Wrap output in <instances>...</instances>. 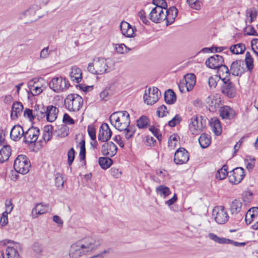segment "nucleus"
<instances>
[{"label": "nucleus", "instance_id": "14", "mask_svg": "<svg viewBox=\"0 0 258 258\" xmlns=\"http://www.w3.org/2000/svg\"><path fill=\"white\" fill-rule=\"evenodd\" d=\"M244 61L243 60H236L233 61L230 66V73L235 76H241L245 72Z\"/></svg>", "mask_w": 258, "mask_h": 258}, {"label": "nucleus", "instance_id": "19", "mask_svg": "<svg viewBox=\"0 0 258 258\" xmlns=\"http://www.w3.org/2000/svg\"><path fill=\"white\" fill-rule=\"evenodd\" d=\"M111 135L112 132L108 125L106 123H102L99 128L98 140L102 142H107L110 139Z\"/></svg>", "mask_w": 258, "mask_h": 258}, {"label": "nucleus", "instance_id": "48", "mask_svg": "<svg viewBox=\"0 0 258 258\" xmlns=\"http://www.w3.org/2000/svg\"><path fill=\"white\" fill-rule=\"evenodd\" d=\"M186 2L190 8L196 10L201 9L202 4L200 0H186Z\"/></svg>", "mask_w": 258, "mask_h": 258}, {"label": "nucleus", "instance_id": "39", "mask_svg": "<svg viewBox=\"0 0 258 258\" xmlns=\"http://www.w3.org/2000/svg\"><path fill=\"white\" fill-rule=\"evenodd\" d=\"M99 164L103 169H107L112 164V160L110 157H100L98 160Z\"/></svg>", "mask_w": 258, "mask_h": 258}, {"label": "nucleus", "instance_id": "33", "mask_svg": "<svg viewBox=\"0 0 258 258\" xmlns=\"http://www.w3.org/2000/svg\"><path fill=\"white\" fill-rule=\"evenodd\" d=\"M220 114L222 118L229 119L234 115V111L228 106H224L220 109Z\"/></svg>", "mask_w": 258, "mask_h": 258}, {"label": "nucleus", "instance_id": "45", "mask_svg": "<svg viewBox=\"0 0 258 258\" xmlns=\"http://www.w3.org/2000/svg\"><path fill=\"white\" fill-rule=\"evenodd\" d=\"M228 174L227 166L224 165L219 170H218L216 174V177L219 180H222L225 178Z\"/></svg>", "mask_w": 258, "mask_h": 258}, {"label": "nucleus", "instance_id": "18", "mask_svg": "<svg viewBox=\"0 0 258 258\" xmlns=\"http://www.w3.org/2000/svg\"><path fill=\"white\" fill-rule=\"evenodd\" d=\"M224 63L223 57L218 54H215L210 57L206 61L207 66L212 69H217L218 67L222 66Z\"/></svg>", "mask_w": 258, "mask_h": 258}, {"label": "nucleus", "instance_id": "40", "mask_svg": "<svg viewBox=\"0 0 258 258\" xmlns=\"http://www.w3.org/2000/svg\"><path fill=\"white\" fill-rule=\"evenodd\" d=\"M245 64L247 70L251 72L253 68V59L249 52H247L245 54Z\"/></svg>", "mask_w": 258, "mask_h": 258}, {"label": "nucleus", "instance_id": "57", "mask_svg": "<svg viewBox=\"0 0 258 258\" xmlns=\"http://www.w3.org/2000/svg\"><path fill=\"white\" fill-rule=\"evenodd\" d=\"M50 53V51L49 50V47H44L40 52V59H44L48 57Z\"/></svg>", "mask_w": 258, "mask_h": 258}, {"label": "nucleus", "instance_id": "16", "mask_svg": "<svg viewBox=\"0 0 258 258\" xmlns=\"http://www.w3.org/2000/svg\"><path fill=\"white\" fill-rule=\"evenodd\" d=\"M117 147L112 142L104 143L101 147V153L104 156L113 157L117 153Z\"/></svg>", "mask_w": 258, "mask_h": 258}, {"label": "nucleus", "instance_id": "46", "mask_svg": "<svg viewBox=\"0 0 258 258\" xmlns=\"http://www.w3.org/2000/svg\"><path fill=\"white\" fill-rule=\"evenodd\" d=\"M149 123V119L145 116H141L137 121V125L139 128L147 127Z\"/></svg>", "mask_w": 258, "mask_h": 258}, {"label": "nucleus", "instance_id": "10", "mask_svg": "<svg viewBox=\"0 0 258 258\" xmlns=\"http://www.w3.org/2000/svg\"><path fill=\"white\" fill-rule=\"evenodd\" d=\"M40 131L36 127H31L24 132V141L27 144L34 143L37 140Z\"/></svg>", "mask_w": 258, "mask_h": 258}, {"label": "nucleus", "instance_id": "34", "mask_svg": "<svg viewBox=\"0 0 258 258\" xmlns=\"http://www.w3.org/2000/svg\"><path fill=\"white\" fill-rule=\"evenodd\" d=\"M211 137L208 134H203L199 139V142L202 148H207L211 144Z\"/></svg>", "mask_w": 258, "mask_h": 258}, {"label": "nucleus", "instance_id": "9", "mask_svg": "<svg viewBox=\"0 0 258 258\" xmlns=\"http://www.w3.org/2000/svg\"><path fill=\"white\" fill-rule=\"evenodd\" d=\"M223 84L221 86V92L228 98H231L236 96V89L235 85L230 81L229 79L223 77L222 79Z\"/></svg>", "mask_w": 258, "mask_h": 258}, {"label": "nucleus", "instance_id": "22", "mask_svg": "<svg viewBox=\"0 0 258 258\" xmlns=\"http://www.w3.org/2000/svg\"><path fill=\"white\" fill-rule=\"evenodd\" d=\"M0 258H19V254L16 248L8 246L5 251L0 250Z\"/></svg>", "mask_w": 258, "mask_h": 258}, {"label": "nucleus", "instance_id": "27", "mask_svg": "<svg viewBox=\"0 0 258 258\" xmlns=\"http://www.w3.org/2000/svg\"><path fill=\"white\" fill-rule=\"evenodd\" d=\"M184 81L186 85V91H191L196 83V77L194 74H188L184 76Z\"/></svg>", "mask_w": 258, "mask_h": 258}, {"label": "nucleus", "instance_id": "50", "mask_svg": "<svg viewBox=\"0 0 258 258\" xmlns=\"http://www.w3.org/2000/svg\"><path fill=\"white\" fill-rule=\"evenodd\" d=\"M115 49L116 51L118 53L120 54L127 53L130 50V49H129L127 46H126L124 44H116Z\"/></svg>", "mask_w": 258, "mask_h": 258}, {"label": "nucleus", "instance_id": "25", "mask_svg": "<svg viewBox=\"0 0 258 258\" xmlns=\"http://www.w3.org/2000/svg\"><path fill=\"white\" fill-rule=\"evenodd\" d=\"M258 217V207L249 209L245 215V220L247 224H250Z\"/></svg>", "mask_w": 258, "mask_h": 258}, {"label": "nucleus", "instance_id": "30", "mask_svg": "<svg viewBox=\"0 0 258 258\" xmlns=\"http://www.w3.org/2000/svg\"><path fill=\"white\" fill-rule=\"evenodd\" d=\"M164 100L167 104H172L176 100L175 93L172 89H168L164 93Z\"/></svg>", "mask_w": 258, "mask_h": 258}, {"label": "nucleus", "instance_id": "37", "mask_svg": "<svg viewBox=\"0 0 258 258\" xmlns=\"http://www.w3.org/2000/svg\"><path fill=\"white\" fill-rule=\"evenodd\" d=\"M45 108L43 105H35L33 109L34 114L38 119L45 117Z\"/></svg>", "mask_w": 258, "mask_h": 258}, {"label": "nucleus", "instance_id": "49", "mask_svg": "<svg viewBox=\"0 0 258 258\" xmlns=\"http://www.w3.org/2000/svg\"><path fill=\"white\" fill-rule=\"evenodd\" d=\"M244 32L247 35L257 36V34L254 28L250 24H247L244 29Z\"/></svg>", "mask_w": 258, "mask_h": 258}, {"label": "nucleus", "instance_id": "31", "mask_svg": "<svg viewBox=\"0 0 258 258\" xmlns=\"http://www.w3.org/2000/svg\"><path fill=\"white\" fill-rule=\"evenodd\" d=\"M245 49V44L242 43L232 45L229 48L230 51L234 54H243Z\"/></svg>", "mask_w": 258, "mask_h": 258}, {"label": "nucleus", "instance_id": "4", "mask_svg": "<svg viewBox=\"0 0 258 258\" xmlns=\"http://www.w3.org/2000/svg\"><path fill=\"white\" fill-rule=\"evenodd\" d=\"M83 103L81 96L77 94H69L64 100L66 107L70 111H77L80 110Z\"/></svg>", "mask_w": 258, "mask_h": 258}, {"label": "nucleus", "instance_id": "44", "mask_svg": "<svg viewBox=\"0 0 258 258\" xmlns=\"http://www.w3.org/2000/svg\"><path fill=\"white\" fill-rule=\"evenodd\" d=\"M217 69L218 70V73L219 74V79L221 80L223 78L222 76L225 74V76L224 77L227 78V76L231 74L230 72V69L229 70L228 67L223 64V63H222V66H220V67H218Z\"/></svg>", "mask_w": 258, "mask_h": 258}, {"label": "nucleus", "instance_id": "21", "mask_svg": "<svg viewBox=\"0 0 258 258\" xmlns=\"http://www.w3.org/2000/svg\"><path fill=\"white\" fill-rule=\"evenodd\" d=\"M166 11L165 20L167 25L172 24L174 21L178 14V10L175 7H171L169 9L165 10Z\"/></svg>", "mask_w": 258, "mask_h": 258}, {"label": "nucleus", "instance_id": "28", "mask_svg": "<svg viewBox=\"0 0 258 258\" xmlns=\"http://www.w3.org/2000/svg\"><path fill=\"white\" fill-rule=\"evenodd\" d=\"M70 76L72 81L78 83L82 80V71L77 66H73L70 73Z\"/></svg>", "mask_w": 258, "mask_h": 258}, {"label": "nucleus", "instance_id": "38", "mask_svg": "<svg viewBox=\"0 0 258 258\" xmlns=\"http://www.w3.org/2000/svg\"><path fill=\"white\" fill-rule=\"evenodd\" d=\"M257 13L254 10L249 9L246 11L245 25L251 24L256 18Z\"/></svg>", "mask_w": 258, "mask_h": 258}, {"label": "nucleus", "instance_id": "51", "mask_svg": "<svg viewBox=\"0 0 258 258\" xmlns=\"http://www.w3.org/2000/svg\"><path fill=\"white\" fill-rule=\"evenodd\" d=\"M29 90L33 96H36L40 94L43 91L41 87L35 86V85L29 86Z\"/></svg>", "mask_w": 258, "mask_h": 258}, {"label": "nucleus", "instance_id": "8", "mask_svg": "<svg viewBox=\"0 0 258 258\" xmlns=\"http://www.w3.org/2000/svg\"><path fill=\"white\" fill-rule=\"evenodd\" d=\"M215 221L219 224L226 223L229 219V215L226 209L222 206L215 207L212 212Z\"/></svg>", "mask_w": 258, "mask_h": 258}, {"label": "nucleus", "instance_id": "56", "mask_svg": "<svg viewBox=\"0 0 258 258\" xmlns=\"http://www.w3.org/2000/svg\"><path fill=\"white\" fill-rule=\"evenodd\" d=\"M157 112L158 115L161 117L166 116L168 113L167 107L164 105H162L159 107Z\"/></svg>", "mask_w": 258, "mask_h": 258}, {"label": "nucleus", "instance_id": "29", "mask_svg": "<svg viewBox=\"0 0 258 258\" xmlns=\"http://www.w3.org/2000/svg\"><path fill=\"white\" fill-rule=\"evenodd\" d=\"M11 154V147L9 145H3L0 150V163H3L8 160Z\"/></svg>", "mask_w": 258, "mask_h": 258}, {"label": "nucleus", "instance_id": "7", "mask_svg": "<svg viewBox=\"0 0 258 258\" xmlns=\"http://www.w3.org/2000/svg\"><path fill=\"white\" fill-rule=\"evenodd\" d=\"M161 92L156 87H150L146 89L143 96L144 101L147 105H152L159 99Z\"/></svg>", "mask_w": 258, "mask_h": 258}, {"label": "nucleus", "instance_id": "6", "mask_svg": "<svg viewBox=\"0 0 258 258\" xmlns=\"http://www.w3.org/2000/svg\"><path fill=\"white\" fill-rule=\"evenodd\" d=\"M14 167L17 172L25 174L30 170V161L26 155H19L15 160Z\"/></svg>", "mask_w": 258, "mask_h": 258}, {"label": "nucleus", "instance_id": "35", "mask_svg": "<svg viewBox=\"0 0 258 258\" xmlns=\"http://www.w3.org/2000/svg\"><path fill=\"white\" fill-rule=\"evenodd\" d=\"M156 191L157 194L163 198H167L171 192L169 188L164 185L156 187Z\"/></svg>", "mask_w": 258, "mask_h": 258}, {"label": "nucleus", "instance_id": "42", "mask_svg": "<svg viewBox=\"0 0 258 258\" xmlns=\"http://www.w3.org/2000/svg\"><path fill=\"white\" fill-rule=\"evenodd\" d=\"M208 237L210 239L219 244H227V242L229 241L228 239L218 237L217 235L213 233H209L208 234Z\"/></svg>", "mask_w": 258, "mask_h": 258}, {"label": "nucleus", "instance_id": "64", "mask_svg": "<svg viewBox=\"0 0 258 258\" xmlns=\"http://www.w3.org/2000/svg\"><path fill=\"white\" fill-rule=\"evenodd\" d=\"M251 47L254 53L258 50V39L253 38L251 40Z\"/></svg>", "mask_w": 258, "mask_h": 258}, {"label": "nucleus", "instance_id": "54", "mask_svg": "<svg viewBox=\"0 0 258 258\" xmlns=\"http://www.w3.org/2000/svg\"><path fill=\"white\" fill-rule=\"evenodd\" d=\"M153 4L156 6L155 7H159L162 10H166L167 4L165 0H153Z\"/></svg>", "mask_w": 258, "mask_h": 258}, {"label": "nucleus", "instance_id": "26", "mask_svg": "<svg viewBox=\"0 0 258 258\" xmlns=\"http://www.w3.org/2000/svg\"><path fill=\"white\" fill-rule=\"evenodd\" d=\"M23 109V106L21 102H15L13 103L11 110V118L12 119H15L20 116Z\"/></svg>", "mask_w": 258, "mask_h": 258}, {"label": "nucleus", "instance_id": "23", "mask_svg": "<svg viewBox=\"0 0 258 258\" xmlns=\"http://www.w3.org/2000/svg\"><path fill=\"white\" fill-rule=\"evenodd\" d=\"M24 131L20 125H15L11 129L10 137L14 141H18L22 137H24Z\"/></svg>", "mask_w": 258, "mask_h": 258}, {"label": "nucleus", "instance_id": "52", "mask_svg": "<svg viewBox=\"0 0 258 258\" xmlns=\"http://www.w3.org/2000/svg\"><path fill=\"white\" fill-rule=\"evenodd\" d=\"M55 185L57 187H63L64 181L62 175L59 173H56L55 175Z\"/></svg>", "mask_w": 258, "mask_h": 258}, {"label": "nucleus", "instance_id": "59", "mask_svg": "<svg viewBox=\"0 0 258 258\" xmlns=\"http://www.w3.org/2000/svg\"><path fill=\"white\" fill-rule=\"evenodd\" d=\"M219 77L217 76L210 77L209 79L208 83L210 87L215 88L217 86V81Z\"/></svg>", "mask_w": 258, "mask_h": 258}, {"label": "nucleus", "instance_id": "41", "mask_svg": "<svg viewBox=\"0 0 258 258\" xmlns=\"http://www.w3.org/2000/svg\"><path fill=\"white\" fill-rule=\"evenodd\" d=\"M208 237L210 239L219 244H227V242L229 241L228 239L218 237L217 235L213 233H209L208 234Z\"/></svg>", "mask_w": 258, "mask_h": 258}, {"label": "nucleus", "instance_id": "58", "mask_svg": "<svg viewBox=\"0 0 258 258\" xmlns=\"http://www.w3.org/2000/svg\"><path fill=\"white\" fill-rule=\"evenodd\" d=\"M24 115L25 117H28L31 121L34 120V117H35L34 114L33 110H31L30 109H26L24 111Z\"/></svg>", "mask_w": 258, "mask_h": 258}, {"label": "nucleus", "instance_id": "12", "mask_svg": "<svg viewBox=\"0 0 258 258\" xmlns=\"http://www.w3.org/2000/svg\"><path fill=\"white\" fill-rule=\"evenodd\" d=\"M189 160L188 152L183 148H180L174 154V161L176 164L181 165L186 163Z\"/></svg>", "mask_w": 258, "mask_h": 258}, {"label": "nucleus", "instance_id": "24", "mask_svg": "<svg viewBox=\"0 0 258 258\" xmlns=\"http://www.w3.org/2000/svg\"><path fill=\"white\" fill-rule=\"evenodd\" d=\"M58 109L53 105L48 106L45 109V116L49 122L54 121L57 118Z\"/></svg>", "mask_w": 258, "mask_h": 258}, {"label": "nucleus", "instance_id": "43", "mask_svg": "<svg viewBox=\"0 0 258 258\" xmlns=\"http://www.w3.org/2000/svg\"><path fill=\"white\" fill-rule=\"evenodd\" d=\"M52 128L51 125H47L44 127L43 138L46 142L49 141L52 138Z\"/></svg>", "mask_w": 258, "mask_h": 258}, {"label": "nucleus", "instance_id": "2", "mask_svg": "<svg viewBox=\"0 0 258 258\" xmlns=\"http://www.w3.org/2000/svg\"><path fill=\"white\" fill-rule=\"evenodd\" d=\"M112 125L119 131H123L125 139L132 138L136 132L134 125H130V118L129 113L126 111L113 112L109 117Z\"/></svg>", "mask_w": 258, "mask_h": 258}, {"label": "nucleus", "instance_id": "53", "mask_svg": "<svg viewBox=\"0 0 258 258\" xmlns=\"http://www.w3.org/2000/svg\"><path fill=\"white\" fill-rule=\"evenodd\" d=\"M75 151L73 148H71L68 152V161L69 166H71L75 159Z\"/></svg>", "mask_w": 258, "mask_h": 258}, {"label": "nucleus", "instance_id": "11", "mask_svg": "<svg viewBox=\"0 0 258 258\" xmlns=\"http://www.w3.org/2000/svg\"><path fill=\"white\" fill-rule=\"evenodd\" d=\"M201 117L193 116L189 124V129L192 135H198L202 132L203 124L202 121Z\"/></svg>", "mask_w": 258, "mask_h": 258}, {"label": "nucleus", "instance_id": "61", "mask_svg": "<svg viewBox=\"0 0 258 258\" xmlns=\"http://www.w3.org/2000/svg\"><path fill=\"white\" fill-rule=\"evenodd\" d=\"M110 173L112 176L116 178H119L122 174L121 171L116 168H112L110 169Z\"/></svg>", "mask_w": 258, "mask_h": 258}, {"label": "nucleus", "instance_id": "55", "mask_svg": "<svg viewBox=\"0 0 258 258\" xmlns=\"http://www.w3.org/2000/svg\"><path fill=\"white\" fill-rule=\"evenodd\" d=\"M181 120V117L178 114L176 115L171 120L168 122V124L171 127H174L179 124Z\"/></svg>", "mask_w": 258, "mask_h": 258}, {"label": "nucleus", "instance_id": "60", "mask_svg": "<svg viewBox=\"0 0 258 258\" xmlns=\"http://www.w3.org/2000/svg\"><path fill=\"white\" fill-rule=\"evenodd\" d=\"M149 130L159 141H161L162 139V136L159 134V131L157 128L152 125L150 127Z\"/></svg>", "mask_w": 258, "mask_h": 258}, {"label": "nucleus", "instance_id": "32", "mask_svg": "<svg viewBox=\"0 0 258 258\" xmlns=\"http://www.w3.org/2000/svg\"><path fill=\"white\" fill-rule=\"evenodd\" d=\"M211 126L213 132L216 135H219L221 133L222 129L219 120L217 118L211 119L210 122Z\"/></svg>", "mask_w": 258, "mask_h": 258}, {"label": "nucleus", "instance_id": "17", "mask_svg": "<svg viewBox=\"0 0 258 258\" xmlns=\"http://www.w3.org/2000/svg\"><path fill=\"white\" fill-rule=\"evenodd\" d=\"M120 29L122 34L126 37L132 38L136 36V28L127 22L122 21L120 24Z\"/></svg>", "mask_w": 258, "mask_h": 258}, {"label": "nucleus", "instance_id": "20", "mask_svg": "<svg viewBox=\"0 0 258 258\" xmlns=\"http://www.w3.org/2000/svg\"><path fill=\"white\" fill-rule=\"evenodd\" d=\"M49 210L48 205H43L42 203L37 204L32 209L31 216L33 218L38 217L39 215L46 213Z\"/></svg>", "mask_w": 258, "mask_h": 258}, {"label": "nucleus", "instance_id": "5", "mask_svg": "<svg viewBox=\"0 0 258 258\" xmlns=\"http://www.w3.org/2000/svg\"><path fill=\"white\" fill-rule=\"evenodd\" d=\"M49 88L54 92L59 93L67 90L70 87L69 81L62 77H54L48 83Z\"/></svg>", "mask_w": 258, "mask_h": 258}, {"label": "nucleus", "instance_id": "1", "mask_svg": "<svg viewBox=\"0 0 258 258\" xmlns=\"http://www.w3.org/2000/svg\"><path fill=\"white\" fill-rule=\"evenodd\" d=\"M100 245L92 236H86L79 239L71 245L69 255L71 258H79L90 253Z\"/></svg>", "mask_w": 258, "mask_h": 258}, {"label": "nucleus", "instance_id": "62", "mask_svg": "<svg viewBox=\"0 0 258 258\" xmlns=\"http://www.w3.org/2000/svg\"><path fill=\"white\" fill-rule=\"evenodd\" d=\"M63 122L67 124H73L75 121L67 113H65L63 117Z\"/></svg>", "mask_w": 258, "mask_h": 258}, {"label": "nucleus", "instance_id": "15", "mask_svg": "<svg viewBox=\"0 0 258 258\" xmlns=\"http://www.w3.org/2000/svg\"><path fill=\"white\" fill-rule=\"evenodd\" d=\"M244 176V169L242 168H235L229 175V181L235 184H238L241 181Z\"/></svg>", "mask_w": 258, "mask_h": 258}, {"label": "nucleus", "instance_id": "13", "mask_svg": "<svg viewBox=\"0 0 258 258\" xmlns=\"http://www.w3.org/2000/svg\"><path fill=\"white\" fill-rule=\"evenodd\" d=\"M149 19L153 22L159 23L165 20V14L162 9L159 7H155L152 9L149 15Z\"/></svg>", "mask_w": 258, "mask_h": 258}, {"label": "nucleus", "instance_id": "63", "mask_svg": "<svg viewBox=\"0 0 258 258\" xmlns=\"http://www.w3.org/2000/svg\"><path fill=\"white\" fill-rule=\"evenodd\" d=\"M88 132L91 139L93 141H95L96 140V132L95 129L93 127L89 126L88 127Z\"/></svg>", "mask_w": 258, "mask_h": 258}, {"label": "nucleus", "instance_id": "47", "mask_svg": "<svg viewBox=\"0 0 258 258\" xmlns=\"http://www.w3.org/2000/svg\"><path fill=\"white\" fill-rule=\"evenodd\" d=\"M77 146H79L80 148V151L79 153V158L81 161H83L85 159L86 156V149H85V140L82 139L78 143Z\"/></svg>", "mask_w": 258, "mask_h": 258}, {"label": "nucleus", "instance_id": "36", "mask_svg": "<svg viewBox=\"0 0 258 258\" xmlns=\"http://www.w3.org/2000/svg\"><path fill=\"white\" fill-rule=\"evenodd\" d=\"M242 203L237 200H234L231 204L230 211L232 215L239 213L242 208Z\"/></svg>", "mask_w": 258, "mask_h": 258}, {"label": "nucleus", "instance_id": "3", "mask_svg": "<svg viewBox=\"0 0 258 258\" xmlns=\"http://www.w3.org/2000/svg\"><path fill=\"white\" fill-rule=\"evenodd\" d=\"M108 60L103 57L94 58L93 62L88 64V71L95 75H103L111 71Z\"/></svg>", "mask_w": 258, "mask_h": 258}]
</instances>
